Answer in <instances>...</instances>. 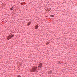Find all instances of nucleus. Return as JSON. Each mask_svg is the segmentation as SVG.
<instances>
[{"mask_svg": "<svg viewBox=\"0 0 77 77\" xmlns=\"http://www.w3.org/2000/svg\"><path fill=\"white\" fill-rule=\"evenodd\" d=\"M36 69H37V67H35L33 68L31 70V72H35V71L36 70Z\"/></svg>", "mask_w": 77, "mask_h": 77, "instance_id": "nucleus-1", "label": "nucleus"}, {"mask_svg": "<svg viewBox=\"0 0 77 77\" xmlns=\"http://www.w3.org/2000/svg\"><path fill=\"white\" fill-rule=\"evenodd\" d=\"M42 64H39L38 66V68H41L42 67Z\"/></svg>", "mask_w": 77, "mask_h": 77, "instance_id": "nucleus-2", "label": "nucleus"}, {"mask_svg": "<svg viewBox=\"0 0 77 77\" xmlns=\"http://www.w3.org/2000/svg\"><path fill=\"white\" fill-rule=\"evenodd\" d=\"M11 35H10L8 37L7 39L8 40H9L10 39H11Z\"/></svg>", "mask_w": 77, "mask_h": 77, "instance_id": "nucleus-3", "label": "nucleus"}, {"mask_svg": "<svg viewBox=\"0 0 77 77\" xmlns=\"http://www.w3.org/2000/svg\"><path fill=\"white\" fill-rule=\"evenodd\" d=\"M38 24L36 25L35 27V29H38Z\"/></svg>", "mask_w": 77, "mask_h": 77, "instance_id": "nucleus-4", "label": "nucleus"}, {"mask_svg": "<svg viewBox=\"0 0 77 77\" xmlns=\"http://www.w3.org/2000/svg\"><path fill=\"white\" fill-rule=\"evenodd\" d=\"M14 7L13 6L12 7L10 8V9L11 10H12V9H14Z\"/></svg>", "mask_w": 77, "mask_h": 77, "instance_id": "nucleus-5", "label": "nucleus"}, {"mask_svg": "<svg viewBox=\"0 0 77 77\" xmlns=\"http://www.w3.org/2000/svg\"><path fill=\"white\" fill-rule=\"evenodd\" d=\"M50 44V42H47L46 44V45H48V44Z\"/></svg>", "mask_w": 77, "mask_h": 77, "instance_id": "nucleus-6", "label": "nucleus"}, {"mask_svg": "<svg viewBox=\"0 0 77 77\" xmlns=\"http://www.w3.org/2000/svg\"><path fill=\"white\" fill-rule=\"evenodd\" d=\"M52 72V71H50L48 72L49 74H50Z\"/></svg>", "mask_w": 77, "mask_h": 77, "instance_id": "nucleus-7", "label": "nucleus"}, {"mask_svg": "<svg viewBox=\"0 0 77 77\" xmlns=\"http://www.w3.org/2000/svg\"><path fill=\"white\" fill-rule=\"evenodd\" d=\"M30 24H31V22H29L28 23V26H29V25H30Z\"/></svg>", "mask_w": 77, "mask_h": 77, "instance_id": "nucleus-8", "label": "nucleus"}, {"mask_svg": "<svg viewBox=\"0 0 77 77\" xmlns=\"http://www.w3.org/2000/svg\"><path fill=\"white\" fill-rule=\"evenodd\" d=\"M50 17H54V15H50Z\"/></svg>", "mask_w": 77, "mask_h": 77, "instance_id": "nucleus-9", "label": "nucleus"}, {"mask_svg": "<svg viewBox=\"0 0 77 77\" xmlns=\"http://www.w3.org/2000/svg\"><path fill=\"white\" fill-rule=\"evenodd\" d=\"M13 36H14V35H11V38H13Z\"/></svg>", "mask_w": 77, "mask_h": 77, "instance_id": "nucleus-10", "label": "nucleus"}, {"mask_svg": "<svg viewBox=\"0 0 77 77\" xmlns=\"http://www.w3.org/2000/svg\"><path fill=\"white\" fill-rule=\"evenodd\" d=\"M18 77H21V76L19 75L18 76Z\"/></svg>", "mask_w": 77, "mask_h": 77, "instance_id": "nucleus-11", "label": "nucleus"}]
</instances>
